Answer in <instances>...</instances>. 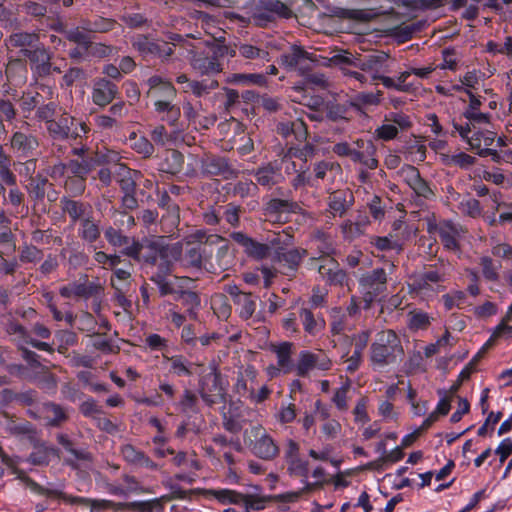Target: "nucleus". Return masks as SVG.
Instances as JSON below:
<instances>
[{"instance_id": "ea45409f", "label": "nucleus", "mask_w": 512, "mask_h": 512, "mask_svg": "<svg viewBox=\"0 0 512 512\" xmlns=\"http://www.w3.org/2000/svg\"><path fill=\"white\" fill-rule=\"evenodd\" d=\"M81 28L88 33H107L112 31L117 22L112 18H106L99 15H94L91 17L81 18Z\"/></svg>"}, {"instance_id": "f8f14e48", "label": "nucleus", "mask_w": 512, "mask_h": 512, "mask_svg": "<svg viewBox=\"0 0 512 512\" xmlns=\"http://www.w3.org/2000/svg\"><path fill=\"white\" fill-rule=\"evenodd\" d=\"M317 57L315 53H309L303 47L293 45L281 55L280 63L289 71L295 70L305 75L318 64Z\"/></svg>"}, {"instance_id": "49530a36", "label": "nucleus", "mask_w": 512, "mask_h": 512, "mask_svg": "<svg viewBox=\"0 0 512 512\" xmlns=\"http://www.w3.org/2000/svg\"><path fill=\"white\" fill-rule=\"evenodd\" d=\"M444 279L443 273L436 269H429L418 275L414 281V286L418 291H435L432 284L443 282Z\"/></svg>"}, {"instance_id": "cd10ccee", "label": "nucleus", "mask_w": 512, "mask_h": 512, "mask_svg": "<svg viewBox=\"0 0 512 512\" xmlns=\"http://www.w3.org/2000/svg\"><path fill=\"white\" fill-rule=\"evenodd\" d=\"M354 204V195L349 189H338L328 197L329 212L333 217H343Z\"/></svg>"}, {"instance_id": "58836bf2", "label": "nucleus", "mask_w": 512, "mask_h": 512, "mask_svg": "<svg viewBox=\"0 0 512 512\" xmlns=\"http://www.w3.org/2000/svg\"><path fill=\"white\" fill-rule=\"evenodd\" d=\"M163 360L169 363V372L176 377H191L193 363L182 354L169 356L162 354Z\"/></svg>"}, {"instance_id": "4468645a", "label": "nucleus", "mask_w": 512, "mask_h": 512, "mask_svg": "<svg viewBox=\"0 0 512 512\" xmlns=\"http://www.w3.org/2000/svg\"><path fill=\"white\" fill-rule=\"evenodd\" d=\"M332 367L331 359L325 353H314L309 350H301L297 362L294 365L296 375L301 378L308 377L310 372L317 369L328 371Z\"/></svg>"}, {"instance_id": "5701e85b", "label": "nucleus", "mask_w": 512, "mask_h": 512, "mask_svg": "<svg viewBox=\"0 0 512 512\" xmlns=\"http://www.w3.org/2000/svg\"><path fill=\"white\" fill-rule=\"evenodd\" d=\"M401 176L405 183L414 191V193L425 199H430L434 193L429 183L420 175L418 168L413 165H406L401 170Z\"/></svg>"}, {"instance_id": "a18cd8bd", "label": "nucleus", "mask_w": 512, "mask_h": 512, "mask_svg": "<svg viewBox=\"0 0 512 512\" xmlns=\"http://www.w3.org/2000/svg\"><path fill=\"white\" fill-rule=\"evenodd\" d=\"M17 114V108L10 99H0V141L4 140L8 133L4 122L12 124Z\"/></svg>"}, {"instance_id": "6e6552de", "label": "nucleus", "mask_w": 512, "mask_h": 512, "mask_svg": "<svg viewBox=\"0 0 512 512\" xmlns=\"http://www.w3.org/2000/svg\"><path fill=\"white\" fill-rule=\"evenodd\" d=\"M291 9L280 0H259L251 11L250 22L258 27H267L277 18H290Z\"/></svg>"}, {"instance_id": "13d9d810", "label": "nucleus", "mask_w": 512, "mask_h": 512, "mask_svg": "<svg viewBox=\"0 0 512 512\" xmlns=\"http://www.w3.org/2000/svg\"><path fill=\"white\" fill-rule=\"evenodd\" d=\"M432 317L421 310H413L408 314V327L410 330H426L431 324Z\"/></svg>"}, {"instance_id": "5fc2aeb1", "label": "nucleus", "mask_w": 512, "mask_h": 512, "mask_svg": "<svg viewBox=\"0 0 512 512\" xmlns=\"http://www.w3.org/2000/svg\"><path fill=\"white\" fill-rule=\"evenodd\" d=\"M317 153V148L311 143H305L303 145L291 146L287 150V157L296 158L303 161L305 164L311 160Z\"/></svg>"}, {"instance_id": "c85d7f7f", "label": "nucleus", "mask_w": 512, "mask_h": 512, "mask_svg": "<svg viewBox=\"0 0 512 512\" xmlns=\"http://www.w3.org/2000/svg\"><path fill=\"white\" fill-rule=\"evenodd\" d=\"M78 282V298L80 299H90L93 298L96 302L94 304V311L99 312L100 311V302L101 297L104 292L103 285L99 282L98 279L95 281H89L88 275L84 274L82 275Z\"/></svg>"}, {"instance_id": "6e6d98bb", "label": "nucleus", "mask_w": 512, "mask_h": 512, "mask_svg": "<svg viewBox=\"0 0 512 512\" xmlns=\"http://www.w3.org/2000/svg\"><path fill=\"white\" fill-rule=\"evenodd\" d=\"M238 53L241 57L250 60H262L269 62L271 60L270 54L266 49L259 48L252 44L243 43L238 46Z\"/></svg>"}, {"instance_id": "680f3d73", "label": "nucleus", "mask_w": 512, "mask_h": 512, "mask_svg": "<svg viewBox=\"0 0 512 512\" xmlns=\"http://www.w3.org/2000/svg\"><path fill=\"white\" fill-rule=\"evenodd\" d=\"M353 107L350 105V99L345 103H334L327 108V118L331 121L348 120L350 118V110Z\"/></svg>"}, {"instance_id": "0eeeda50", "label": "nucleus", "mask_w": 512, "mask_h": 512, "mask_svg": "<svg viewBox=\"0 0 512 512\" xmlns=\"http://www.w3.org/2000/svg\"><path fill=\"white\" fill-rule=\"evenodd\" d=\"M388 274L384 268L378 267L362 274L359 288L362 294V308L370 309L371 305L387 290Z\"/></svg>"}, {"instance_id": "8fccbe9b", "label": "nucleus", "mask_w": 512, "mask_h": 512, "mask_svg": "<svg viewBox=\"0 0 512 512\" xmlns=\"http://www.w3.org/2000/svg\"><path fill=\"white\" fill-rule=\"evenodd\" d=\"M387 58L386 54L368 55L363 59H359L358 67L361 71L367 73L372 81L373 74H379L383 69V64Z\"/></svg>"}, {"instance_id": "603ef678", "label": "nucleus", "mask_w": 512, "mask_h": 512, "mask_svg": "<svg viewBox=\"0 0 512 512\" xmlns=\"http://www.w3.org/2000/svg\"><path fill=\"white\" fill-rule=\"evenodd\" d=\"M65 37L69 42L75 43L78 46L84 48V50H89L92 47V39L90 33L84 31L81 28V20L79 21V25L77 27L66 30Z\"/></svg>"}, {"instance_id": "f704fd0d", "label": "nucleus", "mask_w": 512, "mask_h": 512, "mask_svg": "<svg viewBox=\"0 0 512 512\" xmlns=\"http://www.w3.org/2000/svg\"><path fill=\"white\" fill-rule=\"evenodd\" d=\"M174 299L185 308L186 315L191 320H197L198 311L201 306V298L198 292L179 289Z\"/></svg>"}, {"instance_id": "de8ad7c7", "label": "nucleus", "mask_w": 512, "mask_h": 512, "mask_svg": "<svg viewBox=\"0 0 512 512\" xmlns=\"http://www.w3.org/2000/svg\"><path fill=\"white\" fill-rule=\"evenodd\" d=\"M424 27V22L417 21L411 24H401L394 26L390 29V35L393 36L399 43L410 41L414 34L421 32Z\"/></svg>"}, {"instance_id": "20e7f679", "label": "nucleus", "mask_w": 512, "mask_h": 512, "mask_svg": "<svg viewBox=\"0 0 512 512\" xmlns=\"http://www.w3.org/2000/svg\"><path fill=\"white\" fill-rule=\"evenodd\" d=\"M404 349L397 333L391 329L376 334L370 346V362L374 367L384 368L402 361Z\"/></svg>"}, {"instance_id": "f3484780", "label": "nucleus", "mask_w": 512, "mask_h": 512, "mask_svg": "<svg viewBox=\"0 0 512 512\" xmlns=\"http://www.w3.org/2000/svg\"><path fill=\"white\" fill-rule=\"evenodd\" d=\"M23 56L29 61L30 69L36 79L46 78L52 73V53L43 44L34 49H24Z\"/></svg>"}, {"instance_id": "c9c22d12", "label": "nucleus", "mask_w": 512, "mask_h": 512, "mask_svg": "<svg viewBox=\"0 0 512 512\" xmlns=\"http://www.w3.org/2000/svg\"><path fill=\"white\" fill-rule=\"evenodd\" d=\"M184 167V155L176 149L167 150L159 163V172L171 176L178 175Z\"/></svg>"}, {"instance_id": "4c0bfd02", "label": "nucleus", "mask_w": 512, "mask_h": 512, "mask_svg": "<svg viewBox=\"0 0 512 512\" xmlns=\"http://www.w3.org/2000/svg\"><path fill=\"white\" fill-rule=\"evenodd\" d=\"M234 302L239 307V315L242 319H249L256 310V300L251 293L242 292L234 286L230 289Z\"/></svg>"}, {"instance_id": "37998d69", "label": "nucleus", "mask_w": 512, "mask_h": 512, "mask_svg": "<svg viewBox=\"0 0 512 512\" xmlns=\"http://www.w3.org/2000/svg\"><path fill=\"white\" fill-rule=\"evenodd\" d=\"M355 145L358 152L363 155L359 163L370 170L376 169L378 167V160L375 157L377 149L373 141L358 139L355 141Z\"/></svg>"}, {"instance_id": "ddd939ff", "label": "nucleus", "mask_w": 512, "mask_h": 512, "mask_svg": "<svg viewBox=\"0 0 512 512\" xmlns=\"http://www.w3.org/2000/svg\"><path fill=\"white\" fill-rule=\"evenodd\" d=\"M132 45L144 59L159 58L166 62L174 54V48L167 41L154 39L148 35H138Z\"/></svg>"}, {"instance_id": "412c9836", "label": "nucleus", "mask_w": 512, "mask_h": 512, "mask_svg": "<svg viewBox=\"0 0 512 512\" xmlns=\"http://www.w3.org/2000/svg\"><path fill=\"white\" fill-rule=\"evenodd\" d=\"M60 208L69 217L70 223L74 225L95 214L93 206L89 202L72 199L67 196L60 198Z\"/></svg>"}, {"instance_id": "0e129e2a", "label": "nucleus", "mask_w": 512, "mask_h": 512, "mask_svg": "<svg viewBox=\"0 0 512 512\" xmlns=\"http://www.w3.org/2000/svg\"><path fill=\"white\" fill-rule=\"evenodd\" d=\"M370 244L381 252L396 250L397 253H400L402 251V245L398 241L393 240L391 235L372 236Z\"/></svg>"}, {"instance_id": "72a5a7b5", "label": "nucleus", "mask_w": 512, "mask_h": 512, "mask_svg": "<svg viewBox=\"0 0 512 512\" xmlns=\"http://www.w3.org/2000/svg\"><path fill=\"white\" fill-rule=\"evenodd\" d=\"M436 232L444 248L450 251H456L460 248L457 240L459 231L457 226L450 220H444L436 227Z\"/></svg>"}, {"instance_id": "338daca9", "label": "nucleus", "mask_w": 512, "mask_h": 512, "mask_svg": "<svg viewBox=\"0 0 512 512\" xmlns=\"http://www.w3.org/2000/svg\"><path fill=\"white\" fill-rule=\"evenodd\" d=\"M91 346L103 354H117L120 351L118 345H115L112 340L103 338L100 334H94L91 337Z\"/></svg>"}, {"instance_id": "a211bd4d", "label": "nucleus", "mask_w": 512, "mask_h": 512, "mask_svg": "<svg viewBox=\"0 0 512 512\" xmlns=\"http://www.w3.org/2000/svg\"><path fill=\"white\" fill-rule=\"evenodd\" d=\"M251 175L255 178V186L259 185L266 190H271L284 181L282 163L279 160L261 164L252 170Z\"/></svg>"}, {"instance_id": "dca6fc26", "label": "nucleus", "mask_w": 512, "mask_h": 512, "mask_svg": "<svg viewBox=\"0 0 512 512\" xmlns=\"http://www.w3.org/2000/svg\"><path fill=\"white\" fill-rule=\"evenodd\" d=\"M251 452L258 458L263 460H273L279 454V447L274 439L261 426L253 427L250 431Z\"/></svg>"}, {"instance_id": "79ce46f5", "label": "nucleus", "mask_w": 512, "mask_h": 512, "mask_svg": "<svg viewBox=\"0 0 512 512\" xmlns=\"http://www.w3.org/2000/svg\"><path fill=\"white\" fill-rule=\"evenodd\" d=\"M100 165V157L98 154L87 156L84 158L70 159L68 166L70 167V174L77 176H87Z\"/></svg>"}, {"instance_id": "e2e57ef3", "label": "nucleus", "mask_w": 512, "mask_h": 512, "mask_svg": "<svg viewBox=\"0 0 512 512\" xmlns=\"http://www.w3.org/2000/svg\"><path fill=\"white\" fill-rule=\"evenodd\" d=\"M5 331L8 335L13 336L14 341L19 345H24L30 335L28 330L14 319H9L5 323Z\"/></svg>"}, {"instance_id": "3c124183", "label": "nucleus", "mask_w": 512, "mask_h": 512, "mask_svg": "<svg viewBox=\"0 0 512 512\" xmlns=\"http://www.w3.org/2000/svg\"><path fill=\"white\" fill-rule=\"evenodd\" d=\"M169 246L170 245H163L155 241L150 242L145 248H143L140 262L144 265L153 267V265L159 261L162 254L168 250Z\"/></svg>"}, {"instance_id": "a19ab883", "label": "nucleus", "mask_w": 512, "mask_h": 512, "mask_svg": "<svg viewBox=\"0 0 512 512\" xmlns=\"http://www.w3.org/2000/svg\"><path fill=\"white\" fill-rule=\"evenodd\" d=\"M40 44L39 34L36 32H15L6 39V45L11 48H20L22 55L24 49H34Z\"/></svg>"}, {"instance_id": "9b49d317", "label": "nucleus", "mask_w": 512, "mask_h": 512, "mask_svg": "<svg viewBox=\"0 0 512 512\" xmlns=\"http://www.w3.org/2000/svg\"><path fill=\"white\" fill-rule=\"evenodd\" d=\"M230 238L242 247L243 252L251 259L261 261L271 255L272 247L280 244V238L273 237L269 243L259 242L248 236L242 231H234L230 234Z\"/></svg>"}, {"instance_id": "f03ea898", "label": "nucleus", "mask_w": 512, "mask_h": 512, "mask_svg": "<svg viewBox=\"0 0 512 512\" xmlns=\"http://www.w3.org/2000/svg\"><path fill=\"white\" fill-rule=\"evenodd\" d=\"M60 113L46 126L49 138L53 141V151L64 154L66 147L57 145L58 141H66L72 144L83 137H87L90 127L86 121L72 116L66 110L59 108Z\"/></svg>"}, {"instance_id": "39448f33", "label": "nucleus", "mask_w": 512, "mask_h": 512, "mask_svg": "<svg viewBox=\"0 0 512 512\" xmlns=\"http://www.w3.org/2000/svg\"><path fill=\"white\" fill-rule=\"evenodd\" d=\"M228 382L224 379L215 363L209 365V372L200 376L198 393L208 407L225 404Z\"/></svg>"}, {"instance_id": "f257e3e1", "label": "nucleus", "mask_w": 512, "mask_h": 512, "mask_svg": "<svg viewBox=\"0 0 512 512\" xmlns=\"http://www.w3.org/2000/svg\"><path fill=\"white\" fill-rule=\"evenodd\" d=\"M186 249L178 258L184 268L216 273L211 262L213 256V245L225 241L219 235H207L204 230H196L184 238Z\"/></svg>"}, {"instance_id": "2f4dec72", "label": "nucleus", "mask_w": 512, "mask_h": 512, "mask_svg": "<svg viewBox=\"0 0 512 512\" xmlns=\"http://www.w3.org/2000/svg\"><path fill=\"white\" fill-rule=\"evenodd\" d=\"M181 256V243L177 242L168 247L159 261H157L153 267L156 269L151 276H169L174 267L173 261L178 260Z\"/></svg>"}, {"instance_id": "9d476101", "label": "nucleus", "mask_w": 512, "mask_h": 512, "mask_svg": "<svg viewBox=\"0 0 512 512\" xmlns=\"http://www.w3.org/2000/svg\"><path fill=\"white\" fill-rule=\"evenodd\" d=\"M48 493L51 495H55V498L61 499L67 504L90 506V512H101L108 509H114L116 511H134V506H132V502H115L108 499H92L82 496H73L63 491H50Z\"/></svg>"}, {"instance_id": "052dcab7", "label": "nucleus", "mask_w": 512, "mask_h": 512, "mask_svg": "<svg viewBox=\"0 0 512 512\" xmlns=\"http://www.w3.org/2000/svg\"><path fill=\"white\" fill-rule=\"evenodd\" d=\"M86 177L68 175L64 181L65 191L73 197L81 196L86 189Z\"/></svg>"}, {"instance_id": "69168bd1", "label": "nucleus", "mask_w": 512, "mask_h": 512, "mask_svg": "<svg viewBox=\"0 0 512 512\" xmlns=\"http://www.w3.org/2000/svg\"><path fill=\"white\" fill-rule=\"evenodd\" d=\"M133 135V137H130L132 149L136 153L142 155L144 158L151 157L155 152V148L152 142L144 136H136L135 134Z\"/></svg>"}, {"instance_id": "b1692460", "label": "nucleus", "mask_w": 512, "mask_h": 512, "mask_svg": "<svg viewBox=\"0 0 512 512\" xmlns=\"http://www.w3.org/2000/svg\"><path fill=\"white\" fill-rule=\"evenodd\" d=\"M149 86L148 96L156 101L176 100L177 90L172 82L162 78L159 75H153L147 80Z\"/></svg>"}, {"instance_id": "774afa93", "label": "nucleus", "mask_w": 512, "mask_h": 512, "mask_svg": "<svg viewBox=\"0 0 512 512\" xmlns=\"http://www.w3.org/2000/svg\"><path fill=\"white\" fill-rule=\"evenodd\" d=\"M480 265L482 275L487 281L496 282L499 280L498 270L501 268V263L495 264L491 257L483 256L480 258Z\"/></svg>"}, {"instance_id": "473e14b6", "label": "nucleus", "mask_w": 512, "mask_h": 512, "mask_svg": "<svg viewBox=\"0 0 512 512\" xmlns=\"http://www.w3.org/2000/svg\"><path fill=\"white\" fill-rule=\"evenodd\" d=\"M100 219H96L93 215L83 219L78 223L77 236L89 245L94 244L101 236L102 228Z\"/></svg>"}, {"instance_id": "c756f323", "label": "nucleus", "mask_w": 512, "mask_h": 512, "mask_svg": "<svg viewBox=\"0 0 512 512\" xmlns=\"http://www.w3.org/2000/svg\"><path fill=\"white\" fill-rule=\"evenodd\" d=\"M370 338V331L369 330H363L359 332L358 334L353 335V344H354V350L351 356H349L346 359L347 367L346 371L350 374L356 372L363 360V352L369 342Z\"/></svg>"}, {"instance_id": "393cba45", "label": "nucleus", "mask_w": 512, "mask_h": 512, "mask_svg": "<svg viewBox=\"0 0 512 512\" xmlns=\"http://www.w3.org/2000/svg\"><path fill=\"white\" fill-rule=\"evenodd\" d=\"M318 273L329 285L343 286L348 281L346 271L340 268L339 263L331 257L323 259L318 266Z\"/></svg>"}, {"instance_id": "7c9ffc66", "label": "nucleus", "mask_w": 512, "mask_h": 512, "mask_svg": "<svg viewBox=\"0 0 512 512\" xmlns=\"http://www.w3.org/2000/svg\"><path fill=\"white\" fill-rule=\"evenodd\" d=\"M294 350V343L289 341L270 344V351L276 355L277 364L284 374H288L294 370L295 363L292 360Z\"/></svg>"}, {"instance_id": "6ab92c4d", "label": "nucleus", "mask_w": 512, "mask_h": 512, "mask_svg": "<svg viewBox=\"0 0 512 512\" xmlns=\"http://www.w3.org/2000/svg\"><path fill=\"white\" fill-rule=\"evenodd\" d=\"M202 173L206 176H220L223 179H233L239 170L233 167L229 159L219 155H206L200 161Z\"/></svg>"}, {"instance_id": "864d4df0", "label": "nucleus", "mask_w": 512, "mask_h": 512, "mask_svg": "<svg viewBox=\"0 0 512 512\" xmlns=\"http://www.w3.org/2000/svg\"><path fill=\"white\" fill-rule=\"evenodd\" d=\"M273 502L272 495L245 494L242 505L245 512L262 511Z\"/></svg>"}, {"instance_id": "c03bdc74", "label": "nucleus", "mask_w": 512, "mask_h": 512, "mask_svg": "<svg viewBox=\"0 0 512 512\" xmlns=\"http://www.w3.org/2000/svg\"><path fill=\"white\" fill-rule=\"evenodd\" d=\"M383 92L378 90L373 92H359L350 98V105L356 112L364 113V110L370 106H377L382 100Z\"/></svg>"}, {"instance_id": "a878e982", "label": "nucleus", "mask_w": 512, "mask_h": 512, "mask_svg": "<svg viewBox=\"0 0 512 512\" xmlns=\"http://www.w3.org/2000/svg\"><path fill=\"white\" fill-rule=\"evenodd\" d=\"M123 459L130 465L146 468L151 471H159L161 466L153 461L144 451L137 449L132 444H125L121 447Z\"/></svg>"}, {"instance_id": "bb28decb", "label": "nucleus", "mask_w": 512, "mask_h": 512, "mask_svg": "<svg viewBox=\"0 0 512 512\" xmlns=\"http://www.w3.org/2000/svg\"><path fill=\"white\" fill-rule=\"evenodd\" d=\"M0 458H1L2 463L4 465H6L7 467L11 468L12 473L16 475V478L19 479L20 481H22L26 485V487H28L31 490V492H33L37 495L55 498V495H51L48 492L59 491L58 489L46 488V487L40 485L39 483H37L34 479H32L31 477L26 475V473L23 470L17 468L15 461L9 455H7L5 452H3L2 455H0Z\"/></svg>"}, {"instance_id": "e433bc0d", "label": "nucleus", "mask_w": 512, "mask_h": 512, "mask_svg": "<svg viewBox=\"0 0 512 512\" xmlns=\"http://www.w3.org/2000/svg\"><path fill=\"white\" fill-rule=\"evenodd\" d=\"M174 101L175 100H159L153 103L154 111L162 121L168 123L170 126H177L181 117V109Z\"/></svg>"}, {"instance_id": "09e8293b", "label": "nucleus", "mask_w": 512, "mask_h": 512, "mask_svg": "<svg viewBox=\"0 0 512 512\" xmlns=\"http://www.w3.org/2000/svg\"><path fill=\"white\" fill-rule=\"evenodd\" d=\"M174 406L184 414H198L200 412L198 396L190 389H184L179 401L174 403Z\"/></svg>"}, {"instance_id": "2eb2a0df", "label": "nucleus", "mask_w": 512, "mask_h": 512, "mask_svg": "<svg viewBox=\"0 0 512 512\" xmlns=\"http://www.w3.org/2000/svg\"><path fill=\"white\" fill-rule=\"evenodd\" d=\"M452 125L454 128L452 135L457 132L459 136L470 145L471 149L476 150V153L484 148H490L497 137V134L490 130H477L470 135L472 130L469 127V123H461L453 120Z\"/></svg>"}, {"instance_id": "423d86ee", "label": "nucleus", "mask_w": 512, "mask_h": 512, "mask_svg": "<svg viewBox=\"0 0 512 512\" xmlns=\"http://www.w3.org/2000/svg\"><path fill=\"white\" fill-rule=\"evenodd\" d=\"M225 48L209 45L204 48H192L188 51V59L193 70L201 75L213 76L222 71L221 58Z\"/></svg>"}, {"instance_id": "1a4fd4ad", "label": "nucleus", "mask_w": 512, "mask_h": 512, "mask_svg": "<svg viewBox=\"0 0 512 512\" xmlns=\"http://www.w3.org/2000/svg\"><path fill=\"white\" fill-rule=\"evenodd\" d=\"M307 255V250L303 248L287 249L277 245L271 261L278 268V272L289 278L296 276V273Z\"/></svg>"}, {"instance_id": "bf43d9fd", "label": "nucleus", "mask_w": 512, "mask_h": 512, "mask_svg": "<svg viewBox=\"0 0 512 512\" xmlns=\"http://www.w3.org/2000/svg\"><path fill=\"white\" fill-rule=\"evenodd\" d=\"M214 498L223 505L235 504L240 505L243 503L244 495L236 490L231 489H218L212 490Z\"/></svg>"}, {"instance_id": "7ed1b4c3", "label": "nucleus", "mask_w": 512, "mask_h": 512, "mask_svg": "<svg viewBox=\"0 0 512 512\" xmlns=\"http://www.w3.org/2000/svg\"><path fill=\"white\" fill-rule=\"evenodd\" d=\"M262 213L273 224H286L293 215L303 214L300 203L293 199L292 191L277 187L270 195L263 197Z\"/></svg>"}, {"instance_id": "4d7b16f0", "label": "nucleus", "mask_w": 512, "mask_h": 512, "mask_svg": "<svg viewBox=\"0 0 512 512\" xmlns=\"http://www.w3.org/2000/svg\"><path fill=\"white\" fill-rule=\"evenodd\" d=\"M180 223V208L172 207L162 215L160 224L164 233L173 235Z\"/></svg>"}, {"instance_id": "4be33fe9", "label": "nucleus", "mask_w": 512, "mask_h": 512, "mask_svg": "<svg viewBox=\"0 0 512 512\" xmlns=\"http://www.w3.org/2000/svg\"><path fill=\"white\" fill-rule=\"evenodd\" d=\"M118 86L107 78H98L94 81L91 97L92 102L101 108L106 107L118 98Z\"/></svg>"}, {"instance_id": "aec40b11", "label": "nucleus", "mask_w": 512, "mask_h": 512, "mask_svg": "<svg viewBox=\"0 0 512 512\" xmlns=\"http://www.w3.org/2000/svg\"><path fill=\"white\" fill-rule=\"evenodd\" d=\"M10 148L19 158L35 157L39 148L38 138L31 133L15 131L9 140Z\"/></svg>"}]
</instances>
